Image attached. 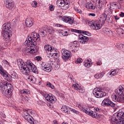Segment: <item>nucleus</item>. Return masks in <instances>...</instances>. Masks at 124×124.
Wrapping results in <instances>:
<instances>
[{
    "label": "nucleus",
    "instance_id": "1",
    "mask_svg": "<svg viewBox=\"0 0 124 124\" xmlns=\"http://www.w3.org/2000/svg\"><path fill=\"white\" fill-rule=\"evenodd\" d=\"M36 41H40V35L35 32H32L31 33V36H28L27 37V40L25 41L26 44L28 43L29 45L23 50L25 54H33L36 53V45H37V42Z\"/></svg>",
    "mask_w": 124,
    "mask_h": 124
},
{
    "label": "nucleus",
    "instance_id": "2",
    "mask_svg": "<svg viewBox=\"0 0 124 124\" xmlns=\"http://www.w3.org/2000/svg\"><path fill=\"white\" fill-rule=\"evenodd\" d=\"M112 124H124V108L120 109L117 113H114L111 118L109 119Z\"/></svg>",
    "mask_w": 124,
    "mask_h": 124
},
{
    "label": "nucleus",
    "instance_id": "3",
    "mask_svg": "<svg viewBox=\"0 0 124 124\" xmlns=\"http://www.w3.org/2000/svg\"><path fill=\"white\" fill-rule=\"evenodd\" d=\"M115 93L118 95H123L122 97L117 96L116 94H112L111 95V99L114 102L124 103V85H120L119 88L115 90Z\"/></svg>",
    "mask_w": 124,
    "mask_h": 124
},
{
    "label": "nucleus",
    "instance_id": "4",
    "mask_svg": "<svg viewBox=\"0 0 124 124\" xmlns=\"http://www.w3.org/2000/svg\"><path fill=\"white\" fill-rule=\"evenodd\" d=\"M2 34L5 41H9L12 35V29L10 23H6L2 25Z\"/></svg>",
    "mask_w": 124,
    "mask_h": 124
},
{
    "label": "nucleus",
    "instance_id": "5",
    "mask_svg": "<svg viewBox=\"0 0 124 124\" xmlns=\"http://www.w3.org/2000/svg\"><path fill=\"white\" fill-rule=\"evenodd\" d=\"M0 90L2 91L4 94H11L13 92V86L11 83L5 80H1L0 82Z\"/></svg>",
    "mask_w": 124,
    "mask_h": 124
},
{
    "label": "nucleus",
    "instance_id": "6",
    "mask_svg": "<svg viewBox=\"0 0 124 124\" xmlns=\"http://www.w3.org/2000/svg\"><path fill=\"white\" fill-rule=\"evenodd\" d=\"M45 50L47 53V57L49 59H54L56 60L59 58V54L57 53L55 48H52L51 46L49 45L45 46Z\"/></svg>",
    "mask_w": 124,
    "mask_h": 124
},
{
    "label": "nucleus",
    "instance_id": "7",
    "mask_svg": "<svg viewBox=\"0 0 124 124\" xmlns=\"http://www.w3.org/2000/svg\"><path fill=\"white\" fill-rule=\"evenodd\" d=\"M17 65L21 73L24 74V75H29L31 71L29 68L26 66L24 61H23L22 59H18L17 60Z\"/></svg>",
    "mask_w": 124,
    "mask_h": 124
},
{
    "label": "nucleus",
    "instance_id": "8",
    "mask_svg": "<svg viewBox=\"0 0 124 124\" xmlns=\"http://www.w3.org/2000/svg\"><path fill=\"white\" fill-rule=\"evenodd\" d=\"M88 25L92 30L96 31L100 30L102 28V24L98 22V20H93L88 22Z\"/></svg>",
    "mask_w": 124,
    "mask_h": 124
},
{
    "label": "nucleus",
    "instance_id": "9",
    "mask_svg": "<svg viewBox=\"0 0 124 124\" xmlns=\"http://www.w3.org/2000/svg\"><path fill=\"white\" fill-rule=\"evenodd\" d=\"M26 66L30 70V71L35 73V74H38V70L36 65H34L31 61H27L26 62Z\"/></svg>",
    "mask_w": 124,
    "mask_h": 124
},
{
    "label": "nucleus",
    "instance_id": "10",
    "mask_svg": "<svg viewBox=\"0 0 124 124\" xmlns=\"http://www.w3.org/2000/svg\"><path fill=\"white\" fill-rule=\"evenodd\" d=\"M56 4L58 7H62L64 10L69 8V3L67 2V0H57Z\"/></svg>",
    "mask_w": 124,
    "mask_h": 124
},
{
    "label": "nucleus",
    "instance_id": "11",
    "mask_svg": "<svg viewBox=\"0 0 124 124\" xmlns=\"http://www.w3.org/2000/svg\"><path fill=\"white\" fill-rule=\"evenodd\" d=\"M77 106V107H78V108H79V109H81V110H82L83 112L86 113V114H87V115L91 116V117H92V118H95L97 115V114H95V112H93L91 110H90V109L83 108L82 107V105H81L80 104H78Z\"/></svg>",
    "mask_w": 124,
    "mask_h": 124
},
{
    "label": "nucleus",
    "instance_id": "12",
    "mask_svg": "<svg viewBox=\"0 0 124 124\" xmlns=\"http://www.w3.org/2000/svg\"><path fill=\"white\" fill-rule=\"evenodd\" d=\"M93 93L95 97L97 98H102L106 95L105 93L101 91V89L98 87H96L93 90Z\"/></svg>",
    "mask_w": 124,
    "mask_h": 124
},
{
    "label": "nucleus",
    "instance_id": "13",
    "mask_svg": "<svg viewBox=\"0 0 124 124\" xmlns=\"http://www.w3.org/2000/svg\"><path fill=\"white\" fill-rule=\"evenodd\" d=\"M53 61H49L47 63H43L41 69L46 71V72H51L52 71V67H53Z\"/></svg>",
    "mask_w": 124,
    "mask_h": 124
},
{
    "label": "nucleus",
    "instance_id": "14",
    "mask_svg": "<svg viewBox=\"0 0 124 124\" xmlns=\"http://www.w3.org/2000/svg\"><path fill=\"white\" fill-rule=\"evenodd\" d=\"M61 53L62 54V59L64 61H67L71 57V52L65 48L62 49L61 50Z\"/></svg>",
    "mask_w": 124,
    "mask_h": 124
},
{
    "label": "nucleus",
    "instance_id": "15",
    "mask_svg": "<svg viewBox=\"0 0 124 124\" xmlns=\"http://www.w3.org/2000/svg\"><path fill=\"white\" fill-rule=\"evenodd\" d=\"M23 118L31 124H39V123L36 120H34L30 114L26 113L23 116Z\"/></svg>",
    "mask_w": 124,
    "mask_h": 124
},
{
    "label": "nucleus",
    "instance_id": "16",
    "mask_svg": "<svg viewBox=\"0 0 124 124\" xmlns=\"http://www.w3.org/2000/svg\"><path fill=\"white\" fill-rule=\"evenodd\" d=\"M44 97L46 101H48L50 103H55L57 101V99L55 97V96L47 93H45L44 94Z\"/></svg>",
    "mask_w": 124,
    "mask_h": 124
},
{
    "label": "nucleus",
    "instance_id": "17",
    "mask_svg": "<svg viewBox=\"0 0 124 124\" xmlns=\"http://www.w3.org/2000/svg\"><path fill=\"white\" fill-rule=\"evenodd\" d=\"M101 105L103 106L104 107H105V106H107L108 107H115V104L111 101V100L108 99V98H105L104 99Z\"/></svg>",
    "mask_w": 124,
    "mask_h": 124
},
{
    "label": "nucleus",
    "instance_id": "18",
    "mask_svg": "<svg viewBox=\"0 0 124 124\" xmlns=\"http://www.w3.org/2000/svg\"><path fill=\"white\" fill-rule=\"evenodd\" d=\"M5 7L9 10H12L14 8V2L12 0H4Z\"/></svg>",
    "mask_w": 124,
    "mask_h": 124
},
{
    "label": "nucleus",
    "instance_id": "19",
    "mask_svg": "<svg viewBox=\"0 0 124 124\" xmlns=\"http://www.w3.org/2000/svg\"><path fill=\"white\" fill-rule=\"evenodd\" d=\"M59 18H61L65 23H68V24L70 25H72L74 23V18L71 16H64L62 17V16H59Z\"/></svg>",
    "mask_w": 124,
    "mask_h": 124
},
{
    "label": "nucleus",
    "instance_id": "20",
    "mask_svg": "<svg viewBox=\"0 0 124 124\" xmlns=\"http://www.w3.org/2000/svg\"><path fill=\"white\" fill-rule=\"evenodd\" d=\"M78 39L79 42L81 43V44H86L88 43V41H89V37L80 34L78 35Z\"/></svg>",
    "mask_w": 124,
    "mask_h": 124
},
{
    "label": "nucleus",
    "instance_id": "21",
    "mask_svg": "<svg viewBox=\"0 0 124 124\" xmlns=\"http://www.w3.org/2000/svg\"><path fill=\"white\" fill-rule=\"evenodd\" d=\"M72 88H74V90H76V91H78L79 93H85V89L84 88H81L79 84H73L72 85Z\"/></svg>",
    "mask_w": 124,
    "mask_h": 124
},
{
    "label": "nucleus",
    "instance_id": "22",
    "mask_svg": "<svg viewBox=\"0 0 124 124\" xmlns=\"http://www.w3.org/2000/svg\"><path fill=\"white\" fill-rule=\"evenodd\" d=\"M103 32L105 34H106V35H108V36H109L110 37H112V36L114 35L113 31L110 30V29L107 28H103Z\"/></svg>",
    "mask_w": 124,
    "mask_h": 124
},
{
    "label": "nucleus",
    "instance_id": "23",
    "mask_svg": "<svg viewBox=\"0 0 124 124\" xmlns=\"http://www.w3.org/2000/svg\"><path fill=\"white\" fill-rule=\"evenodd\" d=\"M1 75L4 79L8 81V82L12 81V78H11V76L10 75V74L9 75V74H8V73H7L6 71L5 72H4V73L2 74Z\"/></svg>",
    "mask_w": 124,
    "mask_h": 124
},
{
    "label": "nucleus",
    "instance_id": "24",
    "mask_svg": "<svg viewBox=\"0 0 124 124\" xmlns=\"http://www.w3.org/2000/svg\"><path fill=\"white\" fill-rule=\"evenodd\" d=\"M119 73V69H111L110 72L108 74V76L109 78L113 77V76H115L118 74Z\"/></svg>",
    "mask_w": 124,
    "mask_h": 124
},
{
    "label": "nucleus",
    "instance_id": "25",
    "mask_svg": "<svg viewBox=\"0 0 124 124\" xmlns=\"http://www.w3.org/2000/svg\"><path fill=\"white\" fill-rule=\"evenodd\" d=\"M25 23L26 27L28 28H31V27H32V25H33V20L32 18H27L25 21Z\"/></svg>",
    "mask_w": 124,
    "mask_h": 124
},
{
    "label": "nucleus",
    "instance_id": "26",
    "mask_svg": "<svg viewBox=\"0 0 124 124\" xmlns=\"http://www.w3.org/2000/svg\"><path fill=\"white\" fill-rule=\"evenodd\" d=\"M54 31H54V29L53 28H48L46 29V31H42V33H43L44 36H45V35L47 34V32H48L50 34H53Z\"/></svg>",
    "mask_w": 124,
    "mask_h": 124
},
{
    "label": "nucleus",
    "instance_id": "27",
    "mask_svg": "<svg viewBox=\"0 0 124 124\" xmlns=\"http://www.w3.org/2000/svg\"><path fill=\"white\" fill-rule=\"evenodd\" d=\"M91 62L92 60L91 59H87L86 60H85L83 62V64L85 67H87V68H89V67H91V66H92V63Z\"/></svg>",
    "mask_w": 124,
    "mask_h": 124
},
{
    "label": "nucleus",
    "instance_id": "28",
    "mask_svg": "<svg viewBox=\"0 0 124 124\" xmlns=\"http://www.w3.org/2000/svg\"><path fill=\"white\" fill-rule=\"evenodd\" d=\"M106 19H107V16H105V15H102L98 20V23H99L102 25V24H104V23H105Z\"/></svg>",
    "mask_w": 124,
    "mask_h": 124
},
{
    "label": "nucleus",
    "instance_id": "29",
    "mask_svg": "<svg viewBox=\"0 0 124 124\" xmlns=\"http://www.w3.org/2000/svg\"><path fill=\"white\" fill-rule=\"evenodd\" d=\"M69 46L70 49H72V51H73L75 50V48H76V47H78V44L77 41H74L73 42L70 43Z\"/></svg>",
    "mask_w": 124,
    "mask_h": 124
},
{
    "label": "nucleus",
    "instance_id": "30",
    "mask_svg": "<svg viewBox=\"0 0 124 124\" xmlns=\"http://www.w3.org/2000/svg\"><path fill=\"white\" fill-rule=\"evenodd\" d=\"M70 107H67V106L64 105L62 106L61 110L62 112H64V113H67V114H70V111L68 110H69Z\"/></svg>",
    "mask_w": 124,
    "mask_h": 124
},
{
    "label": "nucleus",
    "instance_id": "31",
    "mask_svg": "<svg viewBox=\"0 0 124 124\" xmlns=\"http://www.w3.org/2000/svg\"><path fill=\"white\" fill-rule=\"evenodd\" d=\"M106 0H99L97 5V7L99 8V9H101L102 7V5H104V4H106Z\"/></svg>",
    "mask_w": 124,
    "mask_h": 124
},
{
    "label": "nucleus",
    "instance_id": "32",
    "mask_svg": "<svg viewBox=\"0 0 124 124\" xmlns=\"http://www.w3.org/2000/svg\"><path fill=\"white\" fill-rule=\"evenodd\" d=\"M21 94H30L31 93V91L29 89H23L19 91Z\"/></svg>",
    "mask_w": 124,
    "mask_h": 124
},
{
    "label": "nucleus",
    "instance_id": "33",
    "mask_svg": "<svg viewBox=\"0 0 124 124\" xmlns=\"http://www.w3.org/2000/svg\"><path fill=\"white\" fill-rule=\"evenodd\" d=\"M52 66L54 67V69L55 70H58V69H59L61 66V63L60 62H53Z\"/></svg>",
    "mask_w": 124,
    "mask_h": 124
},
{
    "label": "nucleus",
    "instance_id": "34",
    "mask_svg": "<svg viewBox=\"0 0 124 124\" xmlns=\"http://www.w3.org/2000/svg\"><path fill=\"white\" fill-rule=\"evenodd\" d=\"M27 79L30 83H31V84H34V83H35V78L33 76H30Z\"/></svg>",
    "mask_w": 124,
    "mask_h": 124
},
{
    "label": "nucleus",
    "instance_id": "35",
    "mask_svg": "<svg viewBox=\"0 0 124 124\" xmlns=\"http://www.w3.org/2000/svg\"><path fill=\"white\" fill-rule=\"evenodd\" d=\"M105 74L103 72L97 73L95 75L94 77L96 79H99V78H102V77L104 76Z\"/></svg>",
    "mask_w": 124,
    "mask_h": 124
},
{
    "label": "nucleus",
    "instance_id": "36",
    "mask_svg": "<svg viewBox=\"0 0 124 124\" xmlns=\"http://www.w3.org/2000/svg\"><path fill=\"white\" fill-rule=\"evenodd\" d=\"M10 75H11V78L13 79H16L17 78L18 75H17V73L15 71H12L10 73Z\"/></svg>",
    "mask_w": 124,
    "mask_h": 124
},
{
    "label": "nucleus",
    "instance_id": "37",
    "mask_svg": "<svg viewBox=\"0 0 124 124\" xmlns=\"http://www.w3.org/2000/svg\"><path fill=\"white\" fill-rule=\"evenodd\" d=\"M94 112L93 111V113H95V114H97V115L95 117L93 118H98V114L97 113H100L101 112V109L99 108H94Z\"/></svg>",
    "mask_w": 124,
    "mask_h": 124
},
{
    "label": "nucleus",
    "instance_id": "38",
    "mask_svg": "<svg viewBox=\"0 0 124 124\" xmlns=\"http://www.w3.org/2000/svg\"><path fill=\"white\" fill-rule=\"evenodd\" d=\"M86 7L89 8V9H92V10L95 9V6L93 5V4L92 3H90L88 5L86 6Z\"/></svg>",
    "mask_w": 124,
    "mask_h": 124
},
{
    "label": "nucleus",
    "instance_id": "39",
    "mask_svg": "<svg viewBox=\"0 0 124 124\" xmlns=\"http://www.w3.org/2000/svg\"><path fill=\"white\" fill-rule=\"evenodd\" d=\"M111 13H112V12H111V9H106L104 12V15L105 16H106L107 17V15H110Z\"/></svg>",
    "mask_w": 124,
    "mask_h": 124
},
{
    "label": "nucleus",
    "instance_id": "40",
    "mask_svg": "<svg viewBox=\"0 0 124 124\" xmlns=\"http://www.w3.org/2000/svg\"><path fill=\"white\" fill-rule=\"evenodd\" d=\"M81 33H83L85 35H87V36H92V33L88 31H82Z\"/></svg>",
    "mask_w": 124,
    "mask_h": 124
},
{
    "label": "nucleus",
    "instance_id": "41",
    "mask_svg": "<svg viewBox=\"0 0 124 124\" xmlns=\"http://www.w3.org/2000/svg\"><path fill=\"white\" fill-rule=\"evenodd\" d=\"M59 32L60 33H62L63 36H67V35H68V32H67V31H63L62 30H61Z\"/></svg>",
    "mask_w": 124,
    "mask_h": 124
},
{
    "label": "nucleus",
    "instance_id": "42",
    "mask_svg": "<svg viewBox=\"0 0 124 124\" xmlns=\"http://www.w3.org/2000/svg\"><path fill=\"white\" fill-rule=\"evenodd\" d=\"M117 7V3L116 2L110 3V9H114Z\"/></svg>",
    "mask_w": 124,
    "mask_h": 124
},
{
    "label": "nucleus",
    "instance_id": "43",
    "mask_svg": "<svg viewBox=\"0 0 124 124\" xmlns=\"http://www.w3.org/2000/svg\"><path fill=\"white\" fill-rule=\"evenodd\" d=\"M74 10L76 11V12H77L78 13H79V14H82V11L78 8L76 6L74 7Z\"/></svg>",
    "mask_w": 124,
    "mask_h": 124
},
{
    "label": "nucleus",
    "instance_id": "44",
    "mask_svg": "<svg viewBox=\"0 0 124 124\" xmlns=\"http://www.w3.org/2000/svg\"><path fill=\"white\" fill-rule=\"evenodd\" d=\"M117 31L119 34H124V30L122 28H118L117 29Z\"/></svg>",
    "mask_w": 124,
    "mask_h": 124
},
{
    "label": "nucleus",
    "instance_id": "45",
    "mask_svg": "<svg viewBox=\"0 0 124 124\" xmlns=\"http://www.w3.org/2000/svg\"><path fill=\"white\" fill-rule=\"evenodd\" d=\"M46 86L47 87H49V88H51V89H54L55 88V86L51 83V82H46Z\"/></svg>",
    "mask_w": 124,
    "mask_h": 124
},
{
    "label": "nucleus",
    "instance_id": "46",
    "mask_svg": "<svg viewBox=\"0 0 124 124\" xmlns=\"http://www.w3.org/2000/svg\"><path fill=\"white\" fill-rule=\"evenodd\" d=\"M37 2L36 1H33L32 2L31 5L32 7H34V8H36V7L37 6Z\"/></svg>",
    "mask_w": 124,
    "mask_h": 124
},
{
    "label": "nucleus",
    "instance_id": "47",
    "mask_svg": "<svg viewBox=\"0 0 124 124\" xmlns=\"http://www.w3.org/2000/svg\"><path fill=\"white\" fill-rule=\"evenodd\" d=\"M69 109L70 110H71V112H73V113H74L75 114H76L77 115H78V114H79V111L76 110L74 108H69Z\"/></svg>",
    "mask_w": 124,
    "mask_h": 124
},
{
    "label": "nucleus",
    "instance_id": "48",
    "mask_svg": "<svg viewBox=\"0 0 124 124\" xmlns=\"http://www.w3.org/2000/svg\"><path fill=\"white\" fill-rule=\"evenodd\" d=\"M6 71L3 69V68H2V66H1V65H0V74L2 75Z\"/></svg>",
    "mask_w": 124,
    "mask_h": 124
},
{
    "label": "nucleus",
    "instance_id": "49",
    "mask_svg": "<svg viewBox=\"0 0 124 124\" xmlns=\"http://www.w3.org/2000/svg\"><path fill=\"white\" fill-rule=\"evenodd\" d=\"M124 45L123 44H119L117 46V48L119 50H123L124 49Z\"/></svg>",
    "mask_w": 124,
    "mask_h": 124
},
{
    "label": "nucleus",
    "instance_id": "50",
    "mask_svg": "<svg viewBox=\"0 0 124 124\" xmlns=\"http://www.w3.org/2000/svg\"><path fill=\"white\" fill-rule=\"evenodd\" d=\"M72 31H73L74 32H77L78 33H82V31L81 30H78L76 29H72Z\"/></svg>",
    "mask_w": 124,
    "mask_h": 124
},
{
    "label": "nucleus",
    "instance_id": "51",
    "mask_svg": "<svg viewBox=\"0 0 124 124\" xmlns=\"http://www.w3.org/2000/svg\"><path fill=\"white\" fill-rule=\"evenodd\" d=\"M50 11H54L55 10V6L54 5H51L49 7Z\"/></svg>",
    "mask_w": 124,
    "mask_h": 124
},
{
    "label": "nucleus",
    "instance_id": "52",
    "mask_svg": "<svg viewBox=\"0 0 124 124\" xmlns=\"http://www.w3.org/2000/svg\"><path fill=\"white\" fill-rule=\"evenodd\" d=\"M77 62L78 63H81V62H83V59H82L81 58H78L77 60Z\"/></svg>",
    "mask_w": 124,
    "mask_h": 124
},
{
    "label": "nucleus",
    "instance_id": "53",
    "mask_svg": "<svg viewBox=\"0 0 124 124\" xmlns=\"http://www.w3.org/2000/svg\"><path fill=\"white\" fill-rule=\"evenodd\" d=\"M97 65H101L102 64V62H101V59H99L98 61L96 62Z\"/></svg>",
    "mask_w": 124,
    "mask_h": 124
},
{
    "label": "nucleus",
    "instance_id": "54",
    "mask_svg": "<svg viewBox=\"0 0 124 124\" xmlns=\"http://www.w3.org/2000/svg\"><path fill=\"white\" fill-rule=\"evenodd\" d=\"M42 59L41 58V57L40 56H37L36 57V60L38 62H40Z\"/></svg>",
    "mask_w": 124,
    "mask_h": 124
},
{
    "label": "nucleus",
    "instance_id": "55",
    "mask_svg": "<svg viewBox=\"0 0 124 124\" xmlns=\"http://www.w3.org/2000/svg\"><path fill=\"white\" fill-rule=\"evenodd\" d=\"M0 115L1 117L3 118V119H4L6 117V115H5V114H4V113H3L2 112L0 113Z\"/></svg>",
    "mask_w": 124,
    "mask_h": 124
},
{
    "label": "nucleus",
    "instance_id": "56",
    "mask_svg": "<svg viewBox=\"0 0 124 124\" xmlns=\"http://www.w3.org/2000/svg\"><path fill=\"white\" fill-rule=\"evenodd\" d=\"M4 52H3V50H2L0 52V55L1 56V57L2 58H3V57H4Z\"/></svg>",
    "mask_w": 124,
    "mask_h": 124
},
{
    "label": "nucleus",
    "instance_id": "57",
    "mask_svg": "<svg viewBox=\"0 0 124 124\" xmlns=\"http://www.w3.org/2000/svg\"><path fill=\"white\" fill-rule=\"evenodd\" d=\"M89 16H92V17H95V14L90 13V14H89Z\"/></svg>",
    "mask_w": 124,
    "mask_h": 124
},
{
    "label": "nucleus",
    "instance_id": "58",
    "mask_svg": "<svg viewBox=\"0 0 124 124\" xmlns=\"http://www.w3.org/2000/svg\"><path fill=\"white\" fill-rule=\"evenodd\" d=\"M119 16H120V17H124V13L121 12L120 13V14L119 15Z\"/></svg>",
    "mask_w": 124,
    "mask_h": 124
},
{
    "label": "nucleus",
    "instance_id": "59",
    "mask_svg": "<svg viewBox=\"0 0 124 124\" xmlns=\"http://www.w3.org/2000/svg\"><path fill=\"white\" fill-rule=\"evenodd\" d=\"M23 100L24 101H26V102L28 101V97H23Z\"/></svg>",
    "mask_w": 124,
    "mask_h": 124
},
{
    "label": "nucleus",
    "instance_id": "60",
    "mask_svg": "<svg viewBox=\"0 0 124 124\" xmlns=\"http://www.w3.org/2000/svg\"><path fill=\"white\" fill-rule=\"evenodd\" d=\"M114 19H115V20H119L120 17L118 16H115Z\"/></svg>",
    "mask_w": 124,
    "mask_h": 124
},
{
    "label": "nucleus",
    "instance_id": "61",
    "mask_svg": "<svg viewBox=\"0 0 124 124\" xmlns=\"http://www.w3.org/2000/svg\"><path fill=\"white\" fill-rule=\"evenodd\" d=\"M55 26H56V27H59V28L62 27V25H61V24H56L55 25Z\"/></svg>",
    "mask_w": 124,
    "mask_h": 124
},
{
    "label": "nucleus",
    "instance_id": "62",
    "mask_svg": "<svg viewBox=\"0 0 124 124\" xmlns=\"http://www.w3.org/2000/svg\"><path fill=\"white\" fill-rule=\"evenodd\" d=\"M53 123L54 124H58V121H57L56 120H54L53 121Z\"/></svg>",
    "mask_w": 124,
    "mask_h": 124
},
{
    "label": "nucleus",
    "instance_id": "63",
    "mask_svg": "<svg viewBox=\"0 0 124 124\" xmlns=\"http://www.w3.org/2000/svg\"><path fill=\"white\" fill-rule=\"evenodd\" d=\"M3 47L0 46V52H1V51H3Z\"/></svg>",
    "mask_w": 124,
    "mask_h": 124
},
{
    "label": "nucleus",
    "instance_id": "64",
    "mask_svg": "<svg viewBox=\"0 0 124 124\" xmlns=\"http://www.w3.org/2000/svg\"><path fill=\"white\" fill-rule=\"evenodd\" d=\"M118 2H124V0H117Z\"/></svg>",
    "mask_w": 124,
    "mask_h": 124
}]
</instances>
